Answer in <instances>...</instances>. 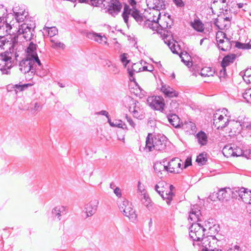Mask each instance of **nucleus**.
<instances>
[{"instance_id": "obj_1", "label": "nucleus", "mask_w": 251, "mask_h": 251, "mask_svg": "<svg viewBox=\"0 0 251 251\" xmlns=\"http://www.w3.org/2000/svg\"><path fill=\"white\" fill-rule=\"evenodd\" d=\"M168 142L167 138L164 136L153 135L151 133H149L146 137L144 150L149 152L154 150L160 151H165Z\"/></svg>"}, {"instance_id": "obj_2", "label": "nucleus", "mask_w": 251, "mask_h": 251, "mask_svg": "<svg viewBox=\"0 0 251 251\" xmlns=\"http://www.w3.org/2000/svg\"><path fill=\"white\" fill-rule=\"evenodd\" d=\"M120 211L126 217H128L131 221L136 220L137 215L135 210L133 209L132 203L127 200L124 199L119 204Z\"/></svg>"}, {"instance_id": "obj_3", "label": "nucleus", "mask_w": 251, "mask_h": 251, "mask_svg": "<svg viewBox=\"0 0 251 251\" xmlns=\"http://www.w3.org/2000/svg\"><path fill=\"white\" fill-rule=\"evenodd\" d=\"M189 237L193 241H201L202 238L204 237V232L206 230L200 224L194 223L189 228Z\"/></svg>"}, {"instance_id": "obj_4", "label": "nucleus", "mask_w": 251, "mask_h": 251, "mask_svg": "<svg viewBox=\"0 0 251 251\" xmlns=\"http://www.w3.org/2000/svg\"><path fill=\"white\" fill-rule=\"evenodd\" d=\"M147 102L149 106L152 109L163 112L165 104L162 97L159 96L149 97Z\"/></svg>"}, {"instance_id": "obj_5", "label": "nucleus", "mask_w": 251, "mask_h": 251, "mask_svg": "<svg viewBox=\"0 0 251 251\" xmlns=\"http://www.w3.org/2000/svg\"><path fill=\"white\" fill-rule=\"evenodd\" d=\"M18 36L14 35L13 38H11V45L9 47V52H10V56L11 57L14 55L16 60L19 56V53L24 50V46L21 42L18 41Z\"/></svg>"}, {"instance_id": "obj_6", "label": "nucleus", "mask_w": 251, "mask_h": 251, "mask_svg": "<svg viewBox=\"0 0 251 251\" xmlns=\"http://www.w3.org/2000/svg\"><path fill=\"white\" fill-rule=\"evenodd\" d=\"M18 34L17 36H19L23 35V37L26 40H30L33 38L34 36V28L31 26L26 23L21 25L18 30Z\"/></svg>"}, {"instance_id": "obj_7", "label": "nucleus", "mask_w": 251, "mask_h": 251, "mask_svg": "<svg viewBox=\"0 0 251 251\" xmlns=\"http://www.w3.org/2000/svg\"><path fill=\"white\" fill-rule=\"evenodd\" d=\"M105 8H107L108 13L112 16L115 17L121 11L122 5L119 0H110V1L105 2Z\"/></svg>"}, {"instance_id": "obj_8", "label": "nucleus", "mask_w": 251, "mask_h": 251, "mask_svg": "<svg viewBox=\"0 0 251 251\" xmlns=\"http://www.w3.org/2000/svg\"><path fill=\"white\" fill-rule=\"evenodd\" d=\"M229 126L230 132L236 134V133H240L241 129L243 128L244 125H242L240 122L235 121H227L224 124L220 125L217 127V128L223 129L226 127L227 125Z\"/></svg>"}, {"instance_id": "obj_9", "label": "nucleus", "mask_w": 251, "mask_h": 251, "mask_svg": "<svg viewBox=\"0 0 251 251\" xmlns=\"http://www.w3.org/2000/svg\"><path fill=\"white\" fill-rule=\"evenodd\" d=\"M19 69L23 74L30 72L31 74L35 73V68H33L31 59L26 57L20 61Z\"/></svg>"}, {"instance_id": "obj_10", "label": "nucleus", "mask_w": 251, "mask_h": 251, "mask_svg": "<svg viewBox=\"0 0 251 251\" xmlns=\"http://www.w3.org/2000/svg\"><path fill=\"white\" fill-rule=\"evenodd\" d=\"M215 236L212 235H208L206 237H204L202 238L201 241V244L202 245V248L200 250H199V251H211V250H213L212 249V242L211 240L213 241L215 240Z\"/></svg>"}, {"instance_id": "obj_11", "label": "nucleus", "mask_w": 251, "mask_h": 251, "mask_svg": "<svg viewBox=\"0 0 251 251\" xmlns=\"http://www.w3.org/2000/svg\"><path fill=\"white\" fill-rule=\"evenodd\" d=\"M99 204V201L98 200L93 199L86 204L85 209L87 217L93 215L96 212Z\"/></svg>"}, {"instance_id": "obj_12", "label": "nucleus", "mask_w": 251, "mask_h": 251, "mask_svg": "<svg viewBox=\"0 0 251 251\" xmlns=\"http://www.w3.org/2000/svg\"><path fill=\"white\" fill-rule=\"evenodd\" d=\"M153 169L158 176L160 177H162L163 175L168 172L167 165L165 164V161L156 162L153 165Z\"/></svg>"}, {"instance_id": "obj_13", "label": "nucleus", "mask_w": 251, "mask_h": 251, "mask_svg": "<svg viewBox=\"0 0 251 251\" xmlns=\"http://www.w3.org/2000/svg\"><path fill=\"white\" fill-rule=\"evenodd\" d=\"M10 53L8 51H6L0 55V67L2 65L6 66L7 68L12 66V57L10 56Z\"/></svg>"}, {"instance_id": "obj_14", "label": "nucleus", "mask_w": 251, "mask_h": 251, "mask_svg": "<svg viewBox=\"0 0 251 251\" xmlns=\"http://www.w3.org/2000/svg\"><path fill=\"white\" fill-rule=\"evenodd\" d=\"M161 91L163 92L165 96L169 98L177 97L178 96V92L173 88L166 85H162L161 88Z\"/></svg>"}, {"instance_id": "obj_15", "label": "nucleus", "mask_w": 251, "mask_h": 251, "mask_svg": "<svg viewBox=\"0 0 251 251\" xmlns=\"http://www.w3.org/2000/svg\"><path fill=\"white\" fill-rule=\"evenodd\" d=\"M37 45L31 42L26 49V57L32 59L37 56Z\"/></svg>"}, {"instance_id": "obj_16", "label": "nucleus", "mask_w": 251, "mask_h": 251, "mask_svg": "<svg viewBox=\"0 0 251 251\" xmlns=\"http://www.w3.org/2000/svg\"><path fill=\"white\" fill-rule=\"evenodd\" d=\"M177 162H181L178 158L172 159L168 163V172L171 173H179V169H177Z\"/></svg>"}, {"instance_id": "obj_17", "label": "nucleus", "mask_w": 251, "mask_h": 251, "mask_svg": "<svg viewBox=\"0 0 251 251\" xmlns=\"http://www.w3.org/2000/svg\"><path fill=\"white\" fill-rule=\"evenodd\" d=\"M167 15V18L168 19V21H165L164 22L160 21L161 23H159V20H160V13L159 14L158 17L157 18V21L155 22L154 20H153V22L155 24H158L162 28H171V26L173 24V20L171 18V15L166 13L164 15V16L166 17Z\"/></svg>"}, {"instance_id": "obj_18", "label": "nucleus", "mask_w": 251, "mask_h": 251, "mask_svg": "<svg viewBox=\"0 0 251 251\" xmlns=\"http://www.w3.org/2000/svg\"><path fill=\"white\" fill-rule=\"evenodd\" d=\"M167 118L169 123L175 128H179L180 126V119L176 114H169L167 115Z\"/></svg>"}, {"instance_id": "obj_19", "label": "nucleus", "mask_w": 251, "mask_h": 251, "mask_svg": "<svg viewBox=\"0 0 251 251\" xmlns=\"http://www.w3.org/2000/svg\"><path fill=\"white\" fill-rule=\"evenodd\" d=\"M131 17H132L136 22L139 25H142L143 22L146 19V17L143 16V14L137 9H133V11L131 13Z\"/></svg>"}, {"instance_id": "obj_20", "label": "nucleus", "mask_w": 251, "mask_h": 251, "mask_svg": "<svg viewBox=\"0 0 251 251\" xmlns=\"http://www.w3.org/2000/svg\"><path fill=\"white\" fill-rule=\"evenodd\" d=\"M11 29V25L4 21L3 18L0 20V32H3L4 34L11 35L10 33Z\"/></svg>"}, {"instance_id": "obj_21", "label": "nucleus", "mask_w": 251, "mask_h": 251, "mask_svg": "<svg viewBox=\"0 0 251 251\" xmlns=\"http://www.w3.org/2000/svg\"><path fill=\"white\" fill-rule=\"evenodd\" d=\"M237 55L235 54L231 53L226 55L223 59L221 62V66L226 67L231 63H233Z\"/></svg>"}, {"instance_id": "obj_22", "label": "nucleus", "mask_w": 251, "mask_h": 251, "mask_svg": "<svg viewBox=\"0 0 251 251\" xmlns=\"http://www.w3.org/2000/svg\"><path fill=\"white\" fill-rule=\"evenodd\" d=\"M139 104L137 100L134 101L133 103V108L132 110V107H130L129 110L132 112L133 116L138 119H142L144 118V115L142 114H140V109L138 106V104Z\"/></svg>"}, {"instance_id": "obj_23", "label": "nucleus", "mask_w": 251, "mask_h": 251, "mask_svg": "<svg viewBox=\"0 0 251 251\" xmlns=\"http://www.w3.org/2000/svg\"><path fill=\"white\" fill-rule=\"evenodd\" d=\"M190 26L198 32H202L204 30L203 24L200 19H195L190 22Z\"/></svg>"}, {"instance_id": "obj_24", "label": "nucleus", "mask_w": 251, "mask_h": 251, "mask_svg": "<svg viewBox=\"0 0 251 251\" xmlns=\"http://www.w3.org/2000/svg\"><path fill=\"white\" fill-rule=\"evenodd\" d=\"M14 35L4 34L0 35V48H3V46H9L11 45V38H13Z\"/></svg>"}, {"instance_id": "obj_25", "label": "nucleus", "mask_w": 251, "mask_h": 251, "mask_svg": "<svg viewBox=\"0 0 251 251\" xmlns=\"http://www.w3.org/2000/svg\"><path fill=\"white\" fill-rule=\"evenodd\" d=\"M133 8H130V7L125 4L124 7V11L122 13V17L124 19V22L126 24L127 26H128V18L129 15H131V13L133 11Z\"/></svg>"}, {"instance_id": "obj_26", "label": "nucleus", "mask_w": 251, "mask_h": 251, "mask_svg": "<svg viewBox=\"0 0 251 251\" xmlns=\"http://www.w3.org/2000/svg\"><path fill=\"white\" fill-rule=\"evenodd\" d=\"M198 142L201 146H205L208 142L207 136L206 133L201 130L196 134Z\"/></svg>"}, {"instance_id": "obj_27", "label": "nucleus", "mask_w": 251, "mask_h": 251, "mask_svg": "<svg viewBox=\"0 0 251 251\" xmlns=\"http://www.w3.org/2000/svg\"><path fill=\"white\" fill-rule=\"evenodd\" d=\"M167 186H169L168 183L164 181H161L155 185V190L160 195L163 196L162 193H164L167 189Z\"/></svg>"}, {"instance_id": "obj_28", "label": "nucleus", "mask_w": 251, "mask_h": 251, "mask_svg": "<svg viewBox=\"0 0 251 251\" xmlns=\"http://www.w3.org/2000/svg\"><path fill=\"white\" fill-rule=\"evenodd\" d=\"M52 213L54 215L57 216L59 220H60L61 215L66 214L65 207L63 206H56L53 209Z\"/></svg>"}, {"instance_id": "obj_29", "label": "nucleus", "mask_w": 251, "mask_h": 251, "mask_svg": "<svg viewBox=\"0 0 251 251\" xmlns=\"http://www.w3.org/2000/svg\"><path fill=\"white\" fill-rule=\"evenodd\" d=\"M239 196L241 198L242 201H244V200L245 199L243 198L244 194H245L244 197L247 199H249L250 196H251V191L248 190L247 189L245 188H241L238 191Z\"/></svg>"}, {"instance_id": "obj_30", "label": "nucleus", "mask_w": 251, "mask_h": 251, "mask_svg": "<svg viewBox=\"0 0 251 251\" xmlns=\"http://www.w3.org/2000/svg\"><path fill=\"white\" fill-rule=\"evenodd\" d=\"M213 73L214 72L212 71L211 68L206 67L201 69V73L199 74L203 77H206L213 76Z\"/></svg>"}, {"instance_id": "obj_31", "label": "nucleus", "mask_w": 251, "mask_h": 251, "mask_svg": "<svg viewBox=\"0 0 251 251\" xmlns=\"http://www.w3.org/2000/svg\"><path fill=\"white\" fill-rule=\"evenodd\" d=\"M232 47V44L230 41H226L225 44L222 45H220L219 44L218 45V48L219 49L224 51H229Z\"/></svg>"}, {"instance_id": "obj_32", "label": "nucleus", "mask_w": 251, "mask_h": 251, "mask_svg": "<svg viewBox=\"0 0 251 251\" xmlns=\"http://www.w3.org/2000/svg\"><path fill=\"white\" fill-rule=\"evenodd\" d=\"M207 161L206 154L201 153L197 157L196 161L200 165H203L205 164Z\"/></svg>"}, {"instance_id": "obj_33", "label": "nucleus", "mask_w": 251, "mask_h": 251, "mask_svg": "<svg viewBox=\"0 0 251 251\" xmlns=\"http://www.w3.org/2000/svg\"><path fill=\"white\" fill-rule=\"evenodd\" d=\"M44 31L46 32H48V35L50 37H52L58 33V29L55 26L50 27H45L44 28Z\"/></svg>"}, {"instance_id": "obj_34", "label": "nucleus", "mask_w": 251, "mask_h": 251, "mask_svg": "<svg viewBox=\"0 0 251 251\" xmlns=\"http://www.w3.org/2000/svg\"><path fill=\"white\" fill-rule=\"evenodd\" d=\"M41 108V104L37 102L31 103L29 107L30 110L32 113H35L40 111Z\"/></svg>"}, {"instance_id": "obj_35", "label": "nucleus", "mask_w": 251, "mask_h": 251, "mask_svg": "<svg viewBox=\"0 0 251 251\" xmlns=\"http://www.w3.org/2000/svg\"><path fill=\"white\" fill-rule=\"evenodd\" d=\"M234 145H233V146H231L230 145H227L225 146L223 150V153L225 154V153L227 154V156H233L234 155Z\"/></svg>"}, {"instance_id": "obj_36", "label": "nucleus", "mask_w": 251, "mask_h": 251, "mask_svg": "<svg viewBox=\"0 0 251 251\" xmlns=\"http://www.w3.org/2000/svg\"><path fill=\"white\" fill-rule=\"evenodd\" d=\"M234 150V155L233 156H244L248 158L247 154L245 153V152L239 147L235 146L233 149Z\"/></svg>"}, {"instance_id": "obj_37", "label": "nucleus", "mask_w": 251, "mask_h": 251, "mask_svg": "<svg viewBox=\"0 0 251 251\" xmlns=\"http://www.w3.org/2000/svg\"><path fill=\"white\" fill-rule=\"evenodd\" d=\"M217 197L220 201H223L227 197V193L226 188H222L216 193Z\"/></svg>"}, {"instance_id": "obj_38", "label": "nucleus", "mask_w": 251, "mask_h": 251, "mask_svg": "<svg viewBox=\"0 0 251 251\" xmlns=\"http://www.w3.org/2000/svg\"><path fill=\"white\" fill-rule=\"evenodd\" d=\"M153 4L156 9H163L165 8L164 1L163 0H154L153 1Z\"/></svg>"}, {"instance_id": "obj_39", "label": "nucleus", "mask_w": 251, "mask_h": 251, "mask_svg": "<svg viewBox=\"0 0 251 251\" xmlns=\"http://www.w3.org/2000/svg\"><path fill=\"white\" fill-rule=\"evenodd\" d=\"M89 2H91V4L93 6H101L103 5V7L105 6V3L106 2V0H89Z\"/></svg>"}, {"instance_id": "obj_40", "label": "nucleus", "mask_w": 251, "mask_h": 251, "mask_svg": "<svg viewBox=\"0 0 251 251\" xmlns=\"http://www.w3.org/2000/svg\"><path fill=\"white\" fill-rule=\"evenodd\" d=\"M190 212L191 214H195V215L197 217V219H199L200 220V216L201 213L200 210L197 205H193V207L191 208V210Z\"/></svg>"}, {"instance_id": "obj_41", "label": "nucleus", "mask_w": 251, "mask_h": 251, "mask_svg": "<svg viewBox=\"0 0 251 251\" xmlns=\"http://www.w3.org/2000/svg\"><path fill=\"white\" fill-rule=\"evenodd\" d=\"M226 6L225 7V8L223 7L222 8V13H223V15H224L225 17L223 18L224 22H229L232 18L231 16H229L228 15V10L226 8Z\"/></svg>"}, {"instance_id": "obj_42", "label": "nucleus", "mask_w": 251, "mask_h": 251, "mask_svg": "<svg viewBox=\"0 0 251 251\" xmlns=\"http://www.w3.org/2000/svg\"><path fill=\"white\" fill-rule=\"evenodd\" d=\"M111 126L112 127H118L120 128H122L123 129H127L126 126L125 125V124L123 123V122L121 120L115 121V122H113L112 124H111Z\"/></svg>"}, {"instance_id": "obj_43", "label": "nucleus", "mask_w": 251, "mask_h": 251, "mask_svg": "<svg viewBox=\"0 0 251 251\" xmlns=\"http://www.w3.org/2000/svg\"><path fill=\"white\" fill-rule=\"evenodd\" d=\"M31 63L32 64L33 68H35V70H36L37 65H38L40 67L42 66V64L38 56L31 59Z\"/></svg>"}, {"instance_id": "obj_44", "label": "nucleus", "mask_w": 251, "mask_h": 251, "mask_svg": "<svg viewBox=\"0 0 251 251\" xmlns=\"http://www.w3.org/2000/svg\"><path fill=\"white\" fill-rule=\"evenodd\" d=\"M251 88L246 90L243 94V97L247 102L251 103Z\"/></svg>"}, {"instance_id": "obj_45", "label": "nucleus", "mask_w": 251, "mask_h": 251, "mask_svg": "<svg viewBox=\"0 0 251 251\" xmlns=\"http://www.w3.org/2000/svg\"><path fill=\"white\" fill-rule=\"evenodd\" d=\"M51 42L52 43V44L51 45V47L52 48H54V49H64L65 46V45L60 42H55L54 40H51Z\"/></svg>"}, {"instance_id": "obj_46", "label": "nucleus", "mask_w": 251, "mask_h": 251, "mask_svg": "<svg viewBox=\"0 0 251 251\" xmlns=\"http://www.w3.org/2000/svg\"><path fill=\"white\" fill-rule=\"evenodd\" d=\"M153 21H151L149 20H145L142 23V26L143 27L150 28L151 29H154V27L153 26Z\"/></svg>"}, {"instance_id": "obj_47", "label": "nucleus", "mask_w": 251, "mask_h": 251, "mask_svg": "<svg viewBox=\"0 0 251 251\" xmlns=\"http://www.w3.org/2000/svg\"><path fill=\"white\" fill-rule=\"evenodd\" d=\"M24 12L21 14L20 12L15 13V18L18 23L22 22L24 21L25 18L26 17V15H24Z\"/></svg>"}, {"instance_id": "obj_48", "label": "nucleus", "mask_w": 251, "mask_h": 251, "mask_svg": "<svg viewBox=\"0 0 251 251\" xmlns=\"http://www.w3.org/2000/svg\"><path fill=\"white\" fill-rule=\"evenodd\" d=\"M164 42L165 43L167 44L170 49L174 54H179L176 49V45L175 43L171 42L170 41H168V43L165 41Z\"/></svg>"}, {"instance_id": "obj_49", "label": "nucleus", "mask_w": 251, "mask_h": 251, "mask_svg": "<svg viewBox=\"0 0 251 251\" xmlns=\"http://www.w3.org/2000/svg\"><path fill=\"white\" fill-rule=\"evenodd\" d=\"M224 119V116L222 115H218L217 113L214 114V119H213V124L216 125L218 123V122L219 123L222 122ZM215 127H216V125H215Z\"/></svg>"}, {"instance_id": "obj_50", "label": "nucleus", "mask_w": 251, "mask_h": 251, "mask_svg": "<svg viewBox=\"0 0 251 251\" xmlns=\"http://www.w3.org/2000/svg\"><path fill=\"white\" fill-rule=\"evenodd\" d=\"M141 201L146 206L148 207L150 203L151 200L148 196L145 194H143V196L141 199Z\"/></svg>"}, {"instance_id": "obj_51", "label": "nucleus", "mask_w": 251, "mask_h": 251, "mask_svg": "<svg viewBox=\"0 0 251 251\" xmlns=\"http://www.w3.org/2000/svg\"><path fill=\"white\" fill-rule=\"evenodd\" d=\"M107 38L105 36H102L100 34L98 33V37H97L95 41L100 43H101L103 41L105 44L107 43Z\"/></svg>"}, {"instance_id": "obj_52", "label": "nucleus", "mask_w": 251, "mask_h": 251, "mask_svg": "<svg viewBox=\"0 0 251 251\" xmlns=\"http://www.w3.org/2000/svg\"><path fill=\"white\" fill-rule=\"evenodd\" d=\"M12 66H10L9 67L7 68L6 66H5L2 65L1 67H0V70L1 71L2 74L9 75L10 73L9 69Z\"/></svg>"}, {"instance_id": "obj_53", "label": "nucleus", "mask_w": 251, "mask_h": 251, "mask_svg": "<svg viewBox=\"0 0 251 251\" xmlns=\"http://www.w3.org/2000/svg\"><path fill=\"white\" fill-rule=\"evenodd\" d=\"M219 19H216L215 21V22H214V24L220 29H224L225 28H226L230 25L229 24H224L223 25H220L219 24Z\"/></svg>"}, {"instance_id": "obj_54", "label": "nucleus", "mask_w": 251, "mask_h": 251, "mask_svg": "<svg viewBox=\"0 0 251 251\" xmlns=\"http://www.w3.org/2000/svg\"><path fill=\"white\" fill-rule=\"evenodd\" d=\"M251 75V68L250 69H247L245 72L244 73V75H243V78L245 81L246 79L248 78L249 76Z\"/></svg>"}, {"instance_id": "obj_55", "label": "nucleus", "mask_w": 251, "mask_h": 251, "mask_svg": "<svg viewBox=\"0 0 251 251\" xmlns=\"http://www.w3.org/2000/svg\"><path fill=\"white\" fill-rule=\"evenodd\" d=\"M127 54L123 53L121 55V61L122 63H125V66H126V65L129 63V60H127Z\"/></svg>"}, {"instance_id": "obj_56", "label": "nucleus", "mask_w": 251, "mask_h": 251, "mask_svg": "<svg viewBox=\"0 0 251 251\" xmlns=\"http://www.w3.org/2000/svg\"><path fill=\"white\" fill-rule=\"evenodd\" d=\"M128 73L129 74V79L130 81L135 82V78L134 76V72L135 71V70H130L129 68L127 69Z\"/></svg>"}, {"instance_id": "obj_57", "label": "nucleus", "mask_w": 251, "mask_h": 251, "mask_svg": "<svg viewBox=\"0 0 251 251\" xmlns=\"http://www.w3.org/2000/svg\"><path fill=\"white\" fill-rule=\"evenodd\" d=\"M86 36L89 39L95 41L97 37H98V33L95 32H88L87 33Z\"/></svg>"}, {"instance_id": "obj_58", "label": "nucleus", "mask_w": 251, "mask_h": 251, "mask_svg": "<svg viewBox=\"0 0 251 251\" xmlns=\"http://www.w3.org/2000/svg\"><path fill=\"white\" fill-rule=\"evenodd\" d=\"M162 194H163V196L162 195H160V196L164 200L174 196L172 194H171V193L168 192V190H167V189L165 190L164 193H162Z\"/></svg>"}, {"instance_id": "obj_59", "label": "nucleus", "mask_w": 251, "mask_h": 251, "mask_svg": "<svg viewBox=\"0 0 251 251\" xmlns=\"http://www.w3.org/2000/svg\"><path fill=\"white\" fill-rule=\"evenodd\" d=\"M171 108L170 109V111H173L175 109H176L178 107V103L176 102V100H172L170 103Z\"/></svg>"}, {"instance_id": "obj_60", "label": "nucleus", "mask_w": 251, "mask_h": 251, "mask_svg": "<svg viewBox=\"0 0 251 251\" xmlns=\"http://www.w3.org/2000/svg\"><path fill=\"white\" fill-rule=\"evenodd\" d=\"M235 47L240 49H246V43H242L239 42H236Z\"/></svg>"}, {"instance_id": "obj_61", "label": "nucleus", "mask_w": 251, "mask_h": 251, "mask_svg": "<svg viewBox=\"0 0 251 251\" xmlns=\"http://www.w3.org/2000/svg\"><path fill=\"white\" fill-rule=\"evenodd\" d=\"M217 34H218V36H220V37H221L222 39H226V41H230V39L228 37H227L226 33L222 31H220L218 32Z\"/></svg>"}, {"instance_id": "obj_62", "label": "nucleus", "mask_w": 251, "mask_h": 251, "mask_svg": "<svg viewBox=\"0 0 251 251\" xmlns=\"http://www.w3.org/2000/svg\"><path fill=\"white\" fill-rule=\"evenodd\" d=\"M6 11V9L4 8V6L2 5H0V20H2L3 18V16Z\"/></svg>"}, {"instance_id": "obj_63", "label": "nucleus", "mask_w": 251, "mask_h": 251, "mask_svg": "<svg viewBox=\"0 0 251 251\" xmlns=\"http://www.w3.org/2000/svg\"><path fill=\"white\" fill-rule=\"evenodd\" d=\"M189 220H190L191 221H200V220L199 219H197V217L195 215V214H191V213H189Z\"/></svg>"}, {"instance_id": "obj_64", "label": "nucleus", "mask_w": 251, "mask_h": 251, "mask_svg": "<svg viewBox=\"0 0 251 251\" xmlns=\"http://www.w3.org/2000/svg\"><path fill=\"white\" fill-rule=\"evenodd\" d=\"M126 118L127 120V121L128 122V123L129 124V125L132 127H135V124L134 123V122L133 121L132 119L128 117L127 116V115H126Z\"/></svg>"}]
</instances>
